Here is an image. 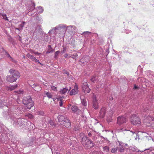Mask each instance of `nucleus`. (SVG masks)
<instances>
[{"mask_svg": "<svg viewBox=\"0 0 154 154\" xmlns=\"http://www.w3.org/2000/svg\"><path fill=\"white\" fill-rule=\"evenodd\" d=\"M10 75L6 77L7 81L10 82H13L16 81L20 76V73L18 71L11 69L9 70Z\"/></svg>", "mask_w": 154, "mask_h": 154, "instance_id": "obj_1", "label": "nucleus"}, {"mask_svg": "<svg viewBox=\"0 0 154 154\" xmlns=\"http://www.w3.org/2000/svg\"><path fill=\"white\" fill-rule=\"evenodd\" d=\"M23 102V104L26 105L27 108L29 109H30L34 106L33 102L30 96L24 97Z\"/></svg>", "mask_w": 154, "mask_h": 154, "instance_id": "obj_2", "label": "nucleus"}, {"mask_svg": "<svg viewBox=\"0 0 154 154\" xmlns=\"http://www.w3.org/2000/svg\"><path fill=\"white\" fill-rule=\"evenodd\" d=\"M81 143L85 148H89L94 146L92 141L89 139H87L86 137L85 136L82 137Z\"/></svg>", "mask_w": 154, "mask_h": 154, "instance_id": "obj_3", "label": "nucleus"}, {"mask_svg": "<svg viewBox=\"0 0 154 154\" xmlns=\"http://www.w3.org/2000/svg\"><path fill=\"white\" fill-rule=\"evenodd\" d=\"M131 121L132 124L134 125H140L141 124L140 119L138 116L135 115H132L131 117Z\"/></svg>", "mask_w": 154, "mask_h": 154, "instance_id": "obj_4", "label": "nucleus"}, {"mask_svg": "<svg viewBox=\"0 0 154 154\" xmlns=\"http://www.w3.org/2000/svg\"><path fill=\"white\" fill-rule=\"evenodd\" d=\"M82 88L83 92L85 93H88L90 92L91 89L89 88L87 82H84L83 83Z\"/></svg>", "mask_w": 154, "mask_h": 154, "instance_id": "obj_5", "label": "nucleus"}, {"mask_svg": "<svg viewBox=\"0 0 154 154\" xmlns=\"http://www.w3.org/2000/svg\"><path fill=\"white\" fill-rule=\"evenodd\" d=\"M127 121V119L123 116H119L117 119V123L119 125L125 123Z\"/></svg>", "mask_w": 154, "mask_h": 154, "instance_id": "obj_6", "label": "nucleus"}, {"mask_svg": "<svg viewBox=\"0 0 154 154\" xmlns=\"http://www.w3.org/2000/svg\"><path fill=\"white\" fill-rule=\"evenodd\" d=\"M145 121L146 122V125L148 126H150L152 125V123H154V120L153 118L150 116L148 117Z\"/></svg>", "mask_w": 154, "mask_h": 154, "instance_id": "obj_7", "label": "nucleus"}, {"mask_svg": "<svg viewBox=\"0 0 154 154\" xmlns=\"http://www.w3.org/2000/svg\"><path fill=\"white\" fill-rule=\"evenodd\" d=\"M93 99V107L95 109H97L98 108V106L97 104V100L96 98V96L93 95L92 97Z\"/></svg>", "mask_w": 154, "mask_h": 154, "instance_id": "obj_8", "label": "nucleus"}, {"mask_svg": "<svg viewBox=\"0 0 154 154\" xmlns=\"http://www.w3.org/2000/svg\"><path fill=\"white\" fill-rule=\"evenodd\" d=\"M61 125H63L66 128H69L71 126L70 122L69 120L67 119V118L62 123H61Z\"/></svg>", "mask_w": 154, "mask_h": 154, "instance_id": "obj_9", "label": "nucleus"}, {"mask_svg": "<svg viewBox=\"0 0 154 154\" xmlns=\"http://www.w3.org/2000/svg\"><path fill=\"white\" fill-rule=\"evenodd\" d=\"M78 87L77 85H75L74 86V88L72 89L70 92L69 94L70 95H75L78 93Z\"/></svg>", "mask_w": 154, "mask_h": 154, "instance_id": "obj_10", "label": "nucleus"}, {"mask_svg": "<svg viewBox=\"0 0 154 154\" xmlns=\"http://www.w3.org/2000/svg\"><path fill=\"white\" fill-rule=\"evenodd\" d=\"M124 145L123 143L120 142H119V146L117 148V149L120 152H122L124 150Z\"/></svg>", "mask_w": 154, "mask_h": 154, "instance_id": "obj_11", "label": "nucleus"}, {"mask_svg": "<svg viewBox=\"0 0 154 154\" xmlns=\"http://www.w3.org/2000/svg\"><path fill=\"white\" fill-rule=\"evenodd\" d=\"M17 87V84H15L9 87H7L6 88L8 91H11L13 90H14Z\"/></svg>", "mask_w": 154, "mask_h": 154, "instance_id": "obj_12", "label": "nucleus"}, {"mask_svg": "<svg viewBox=\"0 0 154 154\" xmlns=\"http://www.w3.org/2000/svg\"><path fill=\"white\" fill-rule=\"evenodd\" d=\"M34 90L37 91H39L41 90L40 86L38 84H34L33 85V87Z\"/></svg>", "mask_w": 154, "mask_h": 154, "instance_id": "obj_13", "label": "nucleus"}, {"mask_svg": "<svg viewBox=\"0 0 154 154\" xmlns=\"http://www.w3.org/2000/svg\"><path fill=\"white\" fill-rule=\"evenodd\" d=\"M106 109L105 107H103L101 109L100 112V115L101 117L103 118L106 112Z\"/></svg>", "mask_w": 154, "mask_h": 154, "instance_id": "obj_14", "label": "nucleus"}, {"mask_svg": "<svg viewBox=\"0 0 154 154\" xmlns=\"http://www.w3.org/2000/svg\"><path fill=\"white\" fill-rule=\"evenodd\" d=\"M66 118H65L63 116L61 115H59L58 116L59 122L60 124L61 123H62L64 121Z\"/></svg>", "mask_w": 154, "mask_h": 154, "instance_id": "obj_15", "label": "nucleus"}, {"mask_svg": "<svg viewBox=\"0 0 154 154\" xmlns=\"http://www.w3.org/2000/svg\"><path fill=\"white\" fill-rule=\"evenodd\" d=\"M89 57L88 56H86L83 57L81 60V62L82 63H84V60L85 61V62L87 63L88 62L89 60Z\"/></svg>", "mask_w": 154, "mask_h": 154, "instance_id": "obj_16", "label": "nucleus"}, {"mask_svg": "<svg viewBox=\"0 0 154 154\" xmlns=\"http://www.w3.org/2000/svg\"><path fill=\"white\" fill-rule=\"evenodd\" d=\"M68 91V90L67 88H65L61 89L59 91V92L60 94H65Z\"/></svg>", "mask_w": 154, "mask_h": 154, "instance_id": "obj_17", "label": "nucleus"}, {"mask_svg": "<svg viewBox=\"0 0 154 154\" xmlns=\"http://www.w3.org/2000/svg\"><path fill=\"white\" fill-rule=\"evenodd\" d=\"M26 56L32 60H34L35 59V57L30 54H26Z\"/></svg>", "mask_w": 154, "mask_h": 154, "instance_id": "obj_18", "label": "nucleus"}, {"mask_svg": "<svg viewBox=\"0 0 154 154\" xmlns=\"http://www.w3.org/2000/svg\"><path fill=\"white\" fill-rule=\"evenodd\" d=\"M71 109L73 112H75L77 110L78 108L76 106H74L72 107Z\"/></svg>", "mask_w": 154, "mask_h": 154, "instance_id": "obj_19", "label": "nucleus"}, {"mask_svg": "<svg viewBox=\"0 0 154 154\" xmlns=\"http://www.w3.org/2000/svg\"><path fill=\"white\" fill-rule=\"evenodd\" d=\"M46 95H47V97L49 98H52V95L49 92H47L46 93Z\"/></svg>", "mask_w": 154, "mask_h": 154, "instance_id": "obj_20", "label": "nucleus"}, {"mask_svg": "<svg viewBox=\"0 0 154 154\" xmlns=\"http://www.w3.org/2000/svg\"><path fill=\"white\" fill-rule=\"evenodd\" d=\"M103 151L106 152H108L109 151V147L107 146H105L103 147Z\"/></svg>", "mask_w": 154, "mask_h": 154, "instance_id": "obj_21", "label": "nucleus"}, {"mask_svg": "<svg viewBox=\"0 0 154 154\" xmlns=\"http://www.w3.org/2000/svg\"><path fill=\"white\" fill-rule=\"evenodd\" d=\"M6 55L7 57L10 60H13V59L10 56L9 54L7 52H6Z\"/></svg>", "mask_w": 154, "mask_h": 154, "instance_id": "obj_22", "label": "nucleus"}, {"mask_svg": "<svg viewBox=\"0 0 154 154\" xmlns=\"http://www.w3.org/2000/svg\"><path fill=\"white\" fill-rule=\"evenodd\" d=\"M26 116H27L30 119H32L33 118V116L30 114H29L27 115H26Z\"/></svg>", "mask_w": 154, "mask_h": 154, "instance_id": "obj_23", "label": "nucleus"}, {"mask_svg": "<svg viewBox=\"0 0 154 154\" xmlns=\"http://www.w3.org/2000/svg\"><path fill=\"white\" fill-rule=\"evenodd\" d=\"M78 56L77 54H75L71 55V56H70V57H71L73 59H75L76 57Z\"/></svg>", "mask_w": 154, "mask_h": 154, "instance_id": "obj_24", "label": "nucleus"}, {"mask_svg": "<svg viewBox=\"0 0 154 154\" xmlns=\"http://www.w3.org/2000/svg\"><path fill=\"white\" fill-rule=\"evenodd\" d=\"M51 89L52 90L55 91H57V88L54 86H51Z\"/></svg>", "mask_w": 154, "mask_h": 154, "instance_id": "obj_25", "label": "nucleus"}, {"mask_svg": "<svg viewBox=\"0 0 154 154\" xmlns=\"http://www.w3.org/2000/svg\"><path fill=\"white\" fill-rule=\"evenodd\" d=\"M96 77V76H93L92 77V78H91V80L92 82H95V81L96 80V78H95Z\"/></svg>", "mask_w": 154, "mask_h": 154, "instance_id": "obj_26", "label": "nucleus"}, {"mask_svg": "<svg viewBox=\"0 0 154 154\" xmlns=\"http://www.w3.org/2000/svg\"><path fill=\"white\" fill-rule=\"evenodd\" d=\"M117 149V148H114L112 149L111 151L112 153H114L116 151Z\"/></svg>", "mask_w": 154, "mask_h": 154, "instance_id": "obj_27", "label": "nucleus"}, {"mask_svg": "<svg viewBox=\"0 0 154 154\" xmlns=\"http://www.w3.org/2000/svg\"><path fill=\"white\" fill-rule=\"evenodd\" d=\"M0 16H2L3 17V19H4L7 16L6 14L1 13H0Z\"/></svg>", "mask_w": 154, "mask_h": 154, "instance_id": "obj_28", "label": "nucleus"}, {"mask_svg": "<svg viewBox=\"0 0 154 154\" xmlns=\"http://www.w3.org/2000/svg\"><path fill=\"white\" fill-rule=\"evenodd\" d=\"M82 103L84 106H86V102L84 100L82 101Z\"/></svg>", "mask_w": 154, "mask_h": 154, "instance_id": "obj_29", "label": "nucleus"}, {"mask_svg": "<svg viewBox=\"0 0 154 154\" xmlns=\"http://www.w3.org/2000/svg\"><path fill=\"white\" fill-rule=\"evenodd\" d=\"M141 110H142L143 111L145 112L148 110V108H143V109L141 108Z\"/></svg>", "mask_w": 154, "mask_h": 154, "instance_id": "obj_30", "label": "nucleus"}, {"mask_svg": "<svg viewBox=\"0 0 154 154\" xmlns=\"http://www.w3.org/2000/svg\"><path fill=\"white\" fill-rule=\"evenodd\" d=\"M59 52L58 51H56L55 52V58L56 57H57V56L58 55Z\"/></svg>", "mask_w": 154, "mask_h": 154, "instance_id": "obj_31", "label": "nucleus"}, {"mask_svg": "<svg viewBox=\"0 0 154 154\" xmlns=\"http://www.w3.org/2000/svg\"><path fill=\"white\" fill-rule=\"evenodd\" d=\"M112 119L111 117H110L109 119L108 118L107 119V121L109 122H110L112 121Z\"/></svg>", "mask_w": 154, "mask_h": 154, "instance_id": "obj_32", "label": "nucleus"}, {"mask_svg": "<svg viewBox=\"0 0 154 154\" xmlns=\"http://www.w3.org/2000/svg\"><path fill=\"white\" fill-rule=\"evenodd\" d=\"M23 91H17V93L18 94H23Z\"/></svg>", "mask_w": 154, "mask_h": 154, "instance_id": "obj_33", "label": "nucleus"}, {"mask_svg": "<svg viewBox=\"0 0 154 154\" xmlns=\"http://www.w3.org/2000/svg\"><path fill=\"white\" fill-rule=\"evenodd\" d=\"M64 57L66 58H70V56H68L67 54H65L64 55Z\"/></svg>", "mask_w": 154, "mask_h": 154, "instance_id": "obj_34", "label": "nucleus"}, {"mask_svg": "<svg viewBox=\"0 0 154 154\" xmlns=\"http://www.w3.org/2000/svg\"><path fill=\"white\" fill-rule=\"evenodd\" d=\"M20 26V29L22 30L23 29V27H24V26L23 25H22V24H21L19 26Z\"/></svg>", "mask_w": 154, "mask_h": 154, "instance_id": "obj_35", "label": "nucleus"}, {"mask_svg": "<svg viewBox=\"0 0 154 154\" xmlns=\"http://www.w3.org/2000/svg\"><path fill=\"white\" fill-rule=\"evenodd\" d=\"M59 105L60 106H61L63 105V102L61 100H60V101L59 102Z\"/></svg>", "mask_w": 154, "mask_h": 154, "instance_id": "obj_36", "label": "nucleus"}, {"mask_svg": "<svg viewBox=\"0 0 154 154\" xmlns=\"http://www.w3.org/2000/svg\"><path fill=\"white\" fill-rule=\"evenodd\" d=\"M34 60L35 61V62L36 63H40L39 62V60L36 59V58H35V59Z\"/></svg>", "mask_w": 154, "mask_h": 154, "instance_id": "obj_37", "label": "nucleus"}, {"mask_svg": "<svg viewBox=\"0 0 154 154\" xmlns=\"http://www.w3.org/2000/svg\"><path fill=\"white\" fill-rule=\"evenodd\" d=\"M15 29H17V30H18L19 31L20 30H21L20 29V27H19L18 28H15Z\"/></svg>", "mask_w": 154, "mask_h": 154, "instance_id": "obj_38", "label": "nucleus"}, {"mask_svg": "<svg viewBox=\"0 0 154 154\" xmlns=\"http://www.w3.org/2000/svg\"><path fill=\"white\" fill-rule=\"evenodd\" d=\"M4 19H5L6 20H8V18L7 17V16Z\"/></svg>", "mask_w": 154, "mask_h": 154, "instance_id": "obj_39", "label": "nucleus"}, {"mask_svg": "<svg viewBox=\"0 0 154 154\" xmlns=\"http://www.w3.org/2000/svg\"><path fill=\"white\" fill-rule=\"evenodd\" d=\"M52 122H52V120H50V121H49V122H48V123H51Z\"/></svg>", "mask_w": 154, "mask_h": 154, "instance_id": "obj_40", "label": "nucleus"}, {"mask_svg": "<svg viewBox=\"0 0 154 154\" xmlns=\"http://www.w3.org/2000/svg\"><path fill=\"white\" fill-rule=\"evenodd\" d=\"M88 135L89 136H91V133H89L88 134Z\"/></svg>", "mask_w": 154, "mask_h": 154, "instance_id": "obj_41", "label": "nucleus"}, {"mask_svg": "<svg viewBox=\"0 0 154 154\" xmlns=\"http://www.w3.org/2000/svg\"><path fill=\"white\" fill-rule=\"evenodd\" d=\"M25 24V22H22V25H23L24 26V24Z\"/></svg>", "mask_w": 154, "mask_h": 154, "instance_id": "obj_42", "label": "nucleus"}, {"mask_svg": "<svg viewBox=\"0 0 154 154\" xmlns=\"http://www.w3.org/2000/svg\"><path fill=\"white\" fill-rule=\"evenodd\" d=\"M85 33H86V34H88L90 33L91 32H84Z\"/></svg>", "mask_w": 154, "mask_h": 154, "instance_id": "obj_43", "label": "nucleus"}, {"mask_svg": "<svg viewBox=\"0 0 154 154\" xmlns=\"http://www.w3.org/2000/svg\"><path fill=\"white\" fill-rule=\"evenodd\" d=\"M52 99H53V100L54 101L56 100V98H52Z\"/></svg>", "mask_w": 154, "mask_h": 154, "instance_id": "obj_44", "label": "nucleus"}, {"mask_svg": "<svg viewBox=\"0 0 154 154\" xmlns=\"http://www.w3.org/2000/svg\"><path fill=\"white\" fill-rule=\"evenodd\" d=\"M35 54H40V53H38V52L36 53H35Z\"/></svg>", "mask_w": 154, "mask_h": 154, "instance_id": "obj_45", "label": "nucleus"}, {"mask_svg": "<svg viewBox=\"0 0 154 154\" xmlns=\"http://www.w3.org/2000/svg\"><path fill=\"white\" fill-rule=\"evenodd\" d=\"M134 88L135 89L136 88H137V87L136 86H135L134 87Z\"/></svg>", "mask_w": 154, "mask_h": 154, "instance_id": "obj_46", "label": "nucleus"}]
</instances>
